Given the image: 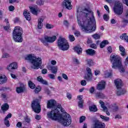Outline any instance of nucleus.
Here are the masks:
<instances>
[{
    "label": "nucleus",
    "mask_w": 128,
    "mask_h": 128,
    "mask_svg": "<svg viewBox=\"0 0 128 128\" xmlns=\"http://www.w3.org/2000/svg\"><path fill=\"white\" fill-rule=\"evenodd\" d=\"M8 8L10 12H14V6H10Z\"/></svg>",
    "instance_id": "47"
},
{
    "label": "nucleus",
    "mask_w": 128,
    "mask_h": 128,
    "mask_svg": "<svg viewBox=\"0 0 128 128\" xmlns=\"http://www.w3.org/2000/svg\"><path fill=\"white\" fill-rule=\"evenodd\" d=\"M120 50V54L122 56H126V49L124 46H122V45H120L119 46Z\"/></svg>",
    "instance_id": "25"
},
{
    "label": "nucleus",
    "mask_w": 128,
    "mask_h": 128,
    "mask_svg": "<svg viewBox=\"0 0 128 128\" xmlns=\"http://www.w3.org/2000/svg\"><path fill=\"white\" fill-rule=\"evenodd\" d=\"M96 98H104V95L102 92H97L96 94Z\"/></svg>",
    "instance_id": "32"
},
{
    "label": "nucleus",
    "mask_w": 128,
    "mask_h": 128,
    "mask_svg": "<svg viewBox=\"0 0 128 128\" xmlns=\"http://www.w3.org/2000/svg\"><path fill=\"white\" fill-rule=\"evenodd\" d=\"M86 54L89 56H94V54H96V50L91 48H89L86 50Z\"/></svg>",
    "instance_id": "24"
},
{
    "label": "nucleus",
    "mask_w": 128,
    "mask_h": 128,
    "mask_svg": "<svg viewBox=\"0 0 128 128\" xmlns=\"http://www.w3.org/2000/svg\"><path fill=\"white\" fill-rule=\"evenodd\" d=\"M25 60H30V62H31L33 66L32 68H34V70H38L42 62V60L40 58L38 57L36 58V56L32 54L28 55L25 57Z\"/></svg>",
    "instance_id": "4"
},
{
    "label": "nucleus",
    "mask_w": 128,
    "mask_h": 128,
    "mask_svg": "<svg viewBox=\"0 0 128 128\" xmlns=\"http://www.w3.org/2000/svg\"><path fill=\"white\" fill-rule=\"evenodd\" d=\"M16 92L18 94H22L24 92V88L20 86L16 88Z\"/></svg>",
    "instance_id": "33"
},
{
    "label": "nucleus",
    "mask_w": 128,
    "mask_h": 128,
    "mask_svg": "<svg viewBox=\"0 0 128 128\" xmlns=\"http://www.w3.org/2000/svg\"><path fill=\"white\" fill-rule=\"evenodd\" d=\"M23 14L27 20H31L30 13L28 10H25L24 11Z\"/></svg>",
    "instance_id": "20"
},
{
    "label": "nucleus",
    "mask_w": 128,
    "mask_h": 128,
    "mask_svg": "<svg viewBox=\"0 0 128 128\" xmlns=\"http://www.w3.org/2000/svg\"><path fill=\"white\" fill-rule=\"evenodd\" d=\"M41 42H42L44 46H48V44H52L56 40V36H45L44 38H41L40 40Z\"/></svg>",
    "instance_id": "9"
},
{
    "label": "nucleus",
    "mask_w": 128,
    "mask_h": 128,
    "mask_svg": "<svg viewBox=\"0 0 128 128\" xmlns=\"http://www.w3.org/2000/svg\"><path fill=\"white\" fill-rule=\"evenodd\" d=\"M100 118L104 122H108L110 120V118L104 116L102 115H100Z\"/></svg>",
    "instance_id": "34"
},
{
    "label": "nucleus",
    "mask_w": 128,
    "mask_h": 128,
    "mask_svg": "<svg viewBox=\"0 0 128 128\" xmlns=\"http://www.w3.org/2000/svg\"><path fill=\"white\" fill-rule=\"evenodd\" d=\"M8 82V78L6 76L0 75V84H4Z\"/></svg>",
    "instance_id": "22"
},
{
    "label": "nucleus",
    "mask_w": 128,
    "mask_h": 128,
    "mask_svg": "<svg viewBox=\"0 0 128 128\" xmlns=\"http://www.w3.org/2000/svg\"><path fill=\"white\" fill-rule=\"evenodd\" d=\"M46 18V17H42V18H40L38 19V30H42L44 25L42 24V22H44V20Z\"/></svg>",
    "instance_id": "19"
},
{
    "label": "nucleus",
    "mask_w": 128,
    "mask_h": 128,
    "mask_svg": "<svg viewBox=\"0 0 128 128\" xmlns=\"http://www.w3.org/2000/svg\"><path fill=\"white\" fill-rule=\"evenodd\" d=\"M88 66H92V60L90 59H88L86 60Z\"/></svg>",
    "instance_id": "48"
},
{
    "label": "nucleus",
    "mask_w": 128,
    "mask_h": 128,
    "mask_svg": "<svg viewBox=\"0 0 128 128\" xmlns=\"http://www.w3.org/2000/svg\"><path fill=\"white\" fill-rule=\"evenodd\" d=\"M89 110L90 112H96L98 111V108L96 105L90 106Z\"/></svg>",
    "instance_id": "28"
},
{
    "label": "nucleus",
    "mask_w": 128,
    "mask_h": 128,
    "mask_svg": "<svg viewBox=\"0 0 128 128\" xmlns=\"http://www.w3.org/2000/svg\"><path fill=\"white\" fill-rule=\"evenodd\" d=\"M62 6L67 10H72V0H64L62 2Z\"/></svg>",
    "instance_id": "12"
},
{
    "label": "nucleus",
    "mask_w": 128,
    "mask_h": 128,
    "mask_svg": "<svg viewBox=\"0 0 128 128\" xmlns=\"http://www.w3.org/2000/svg\"><path fill=\"white\" fill-rule=\"evenodd\" d=\"M8 56H10V55H8V53H5L2 56V58H8Z\"/></svg>",
    "instance_id": "60"
},
{
    "label": "nucleus",
    "mask_w": 128,
    "mask_h": 128,
    "mask_svg": "<svg viewBox=\"0 0 128 128\" xmlns=\"http://www.w3.org/2000/svg\"><path fill=\"white\" fill-rule=\"evenodd\" d=\"M103 18H104V20H106V22H108V20H110V16L105 14L103 16Z\"/></svg>",
    "instance_id": "40"
},
{
    "label": "nucleus",
    "mask_w": 128,
    "mask_h": 128,
    "mask_svg": "<svg viewBox=\"0 0 128 128\" xmlns=\"http://www.w3.org/2000/svg\"><path fill=\"white\" fill-rule=\"evenodd\" d=\"M28 86L30 88H32V90H34L36 88V84L32 82L31 80H29L28 82Z\"/></svg>",
    "instance_id": "30"
},
{
    "label": "nucleus",
    "mask_w": 128,
    "mask_h": 128,
    "mask_svg": "<svg viewBox=\"0 0 128 128\" xmlns=\"http://www.w3.org/2000/svg\"><path fill=\"white\" fill-rule=\"evenodd\" d=\"M4 122L6 126H7L8 128V126H10V120H8V119L4 118Z\"/></svg>",
    "instance_id": "39"
},
{
    "label": "nucleus",
    "mask_w": 128,
    "mask_h": 128,
    "mask_svg": "<svg viewBox=\"0 0 128 128\" xmlns=\"http://www.w3.org/2000/svg\"><path fill=\"white\" fill-rule=\"evenodd\" d=\"M10 108V106L6 103L4 104L1 108L3 112V114H6V110H8Z\"/></svg>",
    "instance_id": "23"
},
{
    "label": "nucleus",
    "mask_w": 128,
    "mask_h": 128,
    "mask_svg": "<svg viewBox=\"0 0 128 128\" xmlns=\"http://www.w3.org/2000/svg\"><path fill=\"white\" fill-rule=\"evenodd\" d=\"M62 76L63 78H64V80H68V76H66V74H62Z\"/></svg>",
    "instance_id": "50"
},
{
    "label": "nucleus",
    "mask_w": 128,
    "mask_h": 128,
    "mask_svg": "<svg viewBox=\"0 0 128 128\" xmlns=\"http://www.w3.org/2000/svg\"><path fill=\"white\" fill-rule=\"evenodd\" d=\"M114 12L115 14L120 16L124 12V6L120 2H116L114 7Z\"/></svg>",
    "instance_id": "8"
},
{
    "label": "nucleus",
    "mask_w": 128,
    "mask_h": 128,
    "mask_svg": "<svg viewBox=\"0 0 128 128\" xmlns=\"http://www.w3.org/2000/svg\"><path fill=\"white\" fill-rule=\"evenodd\" d=\"M46 28H49V29L52 28H54V26L50 24H48L46 25Z\"/></svg>",
    "instance_id": "46"
},
{
    "label": "nucleus",
    "mask_w": 128,
    "mask_h": 128,
    "mask_svg": "<svg viewBox=\"0 0 128 128\" xmlns=\"http://www.w3.org/2000/svg\"><path fill=\"white\" fill-rule=\"evenodd\" d=\"M42 74H48V70L44 68L42 70Z\"/></svg>",
    "instance_id": "53"
},
{
    "label": "nucleus",
    "mask_w": 128,
    "mask_h": 128,
    "mask_svg": "<svg viewBox=\"0 0 128 128\" xmlns=\"http://www.w3.org/2000/svg\"><path fill=\"white\" fill-rule=\"evenodd\" d=\"M64 26H66V28H68V26H70V23H68V20H65L64 21Z\"/></svg>",
    "instance_id": "43"
},
{
    "label": "nucleus",
    "mask_w": 128,
    "mask_h": 128,
    "mask_svg": "<svg viewBox=\"0 0 128 128\" xmlns=\"http://www.w3.org/2000/svg\"><path fill=\"white\" fill-rule=\"evenodd\" d=\"M90 47L92 48H94L96 50V48H97L98 46H96V44H92L90 45Z\"/></svg>",
    "instance_id": "44"
},
{
    "label": "nucleus",
    "mask_w": 128,
    "mask_h": 128,
    "mask_svg": "<svg viewBox=\"0 0 128 128\" xmlns=\"http://www.w3.org/2000/svg\"><path fill=\"white\" fill-rule=\"evenodd\" d=\"M90 92V94H92L94 92V87H91L89 90Z\"/></svg>",
    "instance_id": "57"
},
{
    "label": "nucleus",
    "mask_w": 128,
    "mask_h": 128,
    "mask_svg": "<svg viewBox=\"0 0 128 128\" xmlns=\"http://www.w3.org/2000/svg\"><path fill=\"white\" fill-rule=\"evenodd\" d=\"M126 17L128 18V9L126 10V14H125Z\"/></svg>",
    "instance_id": "64"
},
{
    "label": "nucleus",
    "mask_w": 128,
    "mask_h": 128,
    "mask_svg": "<svg viewBox=\"0 0 128 128\" xmlns=\"http://www.w3.org/2000/svg\"><path fill=\"white\" fill-rule=\"evenodd\" d=\"M106 124L100 122L98 120L95 121L94 123L93 124L92 128H105Z\"/></svg>",
    "instance_id": "13"
},
{
    "label": "nucleus",
    "mask_w": 128,
    "mask_h": 128,
    "mask_svg": "<svg viewBox=\"0 0 128 128\" xmlns=\"http://www.w3.org/2000/svg\"><path fill=\"white\" fill-rule=\"evenodd\" d=\"M37 80L39 82H40V84H45V86H48V82L44 80L42 76H38L37 78Z\"/></svg>",
    "instance_id": "21"
},
{
    "label": "nucleus",
    "mask_w": 128,
    "mask_h": 128,
    "mask_svg": "<svg viewBox=\"0 0 128 128\" xmlns=\"http://www.w3.org/2000/svg\"><path fill=\"white\" fill-rule=\"evenodd\" d=\"M24 122H26L28 126H30V118H28V116L24 117Z\"/></svg>",
    "instance_id": "31"
},
{
    "label": "nucleus",
    "mask_w": 128,
    "mask_h": 128,
    "mask_svg": "<svg viewBox=\"0 0 128 128\" xmlns=\"http://www.w3.org/2000/svg\"><path fill=\"white\" fill-rule=\"evenodd\" d=\"M47 68L48 70H51L52 74H56V72H58V66H52L50 65H48L47 66Z\"/></svg>",
    "instance_id": "16"
},
{
    "label": "nucleus",
    "mask_w": 128,
    "mask_h": 128,
    "mask_svg": "<svg viewBox=\"0 0 128 128\" xmlns=\"http://www.w3.org/2000/svg\"><path fill=\"white\" fill-rule=\"evenodd\" d=\"M47 108H54L51 112L47 113L48 118L52 120H58L63 126H68L72 124V117L68 114L62 115V112H64V110L62 108V105L56 104V101L54 100H50L48 101Z\"/></svg>",
    "instance_id": "2"
},
{
    "label": "nucleus",
    "mask_w": 128,
    "mask_h": 128,
    "mask_svg": "<svg viewBox=\"0 0 128 128\" xmlns=\"http://www.w3.org/2000/svg\"><path fill=\"white\" fill-rule=\"evenodd\" d=\"M92 37L94 38V40H100V35L98 34H96L92 36Z\"/></svg>",
    "instance_id": "36"
},
{
    "label": "nucleus",
    "mask_w": 128,
    "mask_h": 128,
    "mask_svg": "<svg viewBox=\"0 0 128 128\" xmlns=\"http://www.w3.org/2000/svg\"><path fill=\"white\" fill-rule=\"evenodd\" d=\"M31 106L34 112H36V114H40V112L42 108L40 107V102H38V100H33L31 104Z\"/></svg>",
    "instance_id": "10"
},
{
    "label": "nucleus",
    "mask_w": 128,
    "mask_h": 128,
    "mask_svg": "<svg viewBox=\"0 0 128 128\" xmlns=\"http://www.w3.org/2000/svg\"><path fill=\"white\" fill-rule=\"evenodd\" d=\"M74 34H75L76 36H80V31H76L74 32Z\"/></svg>",
    "instance_id": "49"
},
{
    "label": "nucleus",
    "mask_w": 128,
    "mask_h": 128,
    "mask_svg": "<svg viewBox=\"0 0 128 128\" xmlns=\"http://www.w3.org/2000/svg\"><path fill=\"white\" fill-rule=\"evenodd\" d=\"M99 102L100 104H101V108H103V111L106 112V114H107V116H110V112L108 111V108L104 106V102L102 100H100Z\"/></svg>",
    "instance_id": "18"
},
{
    "label": "nucleus",
    "mask_w": 128,
    "mask_h": 128,
    "mask_svg": "<svg viewBox=\"0 0 128 128\" xmlns=\"http://www.w3.org/2000/svg\"><path fill=\"white\" fill-rule=\"evenodd\" d=\"M78 106L80 108H82L84 106V101H79L78 102Z\"/></svg>",
    "instance_id": "41"
},
{
    "label": "nucleus",
    "mask_w": 128,
    "mask_h": 128,
    "mask_svg": "<svg viewBox=\"0 0 128 128\" xmlns=\"http://www.w3.org/2000/svg\"><path fill=\"white\" fill-rule=\"evenodd\" d=\"M110 60L112 64V68L120 70V72H124V68L122 63V58L118 55H111Z\"/></svg>",
    "instance_id": "3"
},
{
    "label": "nucleus",
    "mask_w": 128,
    "mask_h": 128,
    "mask_svg": "<svg viewBox=\"0 0 128 128\" xmlns=\"http://www.w3.org/2000/svg\"><path fill=\"white\" fill-rule=\"evenodd\" d=\"M108 50L109 54H112V46H108Z\"/></svg>",
    "instance_id": "52"
},
{
    "label": "nucleus",
    "mask_w": 128,
    "mask_h": 128,
    "mask_svg": "<svg viewBox=\"0 0 128 128\" xmlns=\"http://www.w3.org/2000/svg\"><path fill=\"white\" fill-rule=\"evenodd\" d=\"M106 44H108V40H104L100 44V48H104Z\"/></svg>",
    "instance_id": "26"
},
{
    "label": "nucleus",
    "mask_w": 128,
    "mask_h": 128,
    "mask_svg": "<svg viewBox=\"0 0 128 128\" xmlns=\"http://www.w3.org/2000/svg\"><path fill=\"white\" fill-rule=\"evenodd\" d=\"M16 126L17 128H22V122H18Z\"/></svg>",
    "instance_id": "55"
},
{
    "label": "nucleus",
    "mask_w": 128,
    "mask_h": 128,
    "mask_svg": "<svg viewBox=\"0 0 128 128\" xmlns=\"http://www.w3.org/2000/svg\"><path fill=\"white\" fill-rule=\"evenodd\" d=\"M86 70L88 74L85 76L84 78L88 82L92 80V70L90 68H86Z\"/></svg>",
    "instance_id": "14"
},
{
    "label": "nucleus",
    "mask_w": 128,
    "mask_h": 128,
    "mask_svg": "<svg viewBox=\"0 0 128 128\" xmlns=\"http://www.w3.org/2000/svg\"><path fill=\"white\" fill-rule=\"evenodd\" d=\"M86 120V116H82L80 118V124H82V122H84V120Z\"/></svg>",
    "instance_id": "42"
},
{
    "label": "nucleus",
    "mask_w": 128,
    "mask_h": 128,
    "mask_svg": "<svg viewBox=\"0 0 128 128\" xmlns=\"http://www.w3.org/2000/svg\"><path fill=\"white\" fill-rule=\"evenodd\" d=\"M114 82L117 88V96H122V94H124L126 92V90L122 88V80L120 78L115 80H114Z\"/></svg>",
    "instance_id": "7"
},
{
    "label": "nucleus",
    "mask_w": 128,
    "mask_h": 128,
    "mask_svg": "<svg viewBox=\"0 0 128 128\" xmlns=\"http://www.w3.org/2000/svg\"><path fill=\"white\" fill-rule=\"evenodd\" d=\"M48 76L50 78H51L52 80H54V78H56V76H54V74H49Z\"/></svg>",
    "instance_id": "45"
},
{
    "label": "nucleus",
    "mask_w": 128,
    "mask_h": 128,
    "mask_svg": "<svg viewBox=\"0 0 128 128\" xmlns=\"http://www.w3.org/2000/svg\"><path fill=\"white\" fill-rule=\"evenodd\" d=\"M74 50L78 54H80L82 52V48L80 47L76 46L74 48Z\"/></svg>",
    "instance_id": "29"
},
{
    "label": "nucleus",
    "mask_w": 128,
    "mask_h": 128,
    "mask_svg": "<svg viewBox=\"0 0 128 128\" xmlns=\"http://www.w3.org/2000/svg\"><path fill=\"white\" fill-rule=\"evenodd\" d=\"M12 118V114L10 113L5 117V119L8 120V118Z\"/></svg>",
    "instance_id": "59"
},
{
    "label": "nucleus",
    "mask_w": 128,
    "mask_h": 128,
    "mask_svg": "<svg viewBox=\"0 0 128 128\" xmlns=\"http://www.w3.org/2000/svg\"><path fill=\"white\" fill-rule=\"evenodd\" d=\"M106 88V82L102 81L99 82L97 86V90H102Z\"/></svg>",
    "instance_id": "17"
},
{
    "label": "nucleus",
    "mask_w": 128,
    "mask_h": 128,
    "mask_svg": "<svg viewBox=\"0 0 128 128\" xmlns=\"http://www.w3.org/2000/svg\"><path fill=\"white\" fill-rule=\"evenodd\" d=\"M29 8L32 14H34L35 16H38V14L40 12V9H39L38 7V6L36 5L30 6Z\"/></svg>",
    "instance_id": "11"
},
{
    "label": "nucleus",
    "mask_w": 128,
    "mask_h": 128,
    "mask_svg": "<svg viewBox=\"0 0 128 128\" xmlns=\"http://www.w3.org/2000/svg\"><path fill=\"white\" fill-rule=\"evenodd\" d=\"M68 38L71 42H74V40H76V38L74 35L70 34L68 36Z\"/></svg>",
    "instance_id": "37"
},
{
    "label": "nucleus",
    "mask_w": 128,
    "mask_h": 128,
    "mask_svg": "<svg viewBox=\"0 0 128 128\" xmlns=\"http://www.w3.org/2000/svg\"><path fill=\"white\" fill-rule=\"evenodd\" d=\"M36 4L38 6H42L44 4V0H37L36 2Z\"/></svg>",
    "instance_id": "35"
},
{
    "label": "nucleus",
    "mask_w": 128,
    "mask_h": 128,
    "mask_svg": "<svg viewBox=\"0 0 128 128\" xmlns=\"http://www.w3.org/2000/svg\"><path fill=\"white\" fill-rule=\"evenodd\" d=\"M120 38L121 40H124L126 42H128V36L126 33H124L122 35L120 36Z\"/></svg>",
    "instance_id": "27"
},
{
    "label": "nucleus",
    "mask_w": 128,
    "mask_h": 128,
    "mask_svg": "<svg viewBox=\"0 0 128 128\" xmlns=\"http://www.w3.org/2000/svg\"><path fill=\"white\" fill-rule=\"evenodd\" d=\"M36 120H40V116L36 115L35 116Z\"/></svg>",
    "instance_id": "62"
},
{
    "label": "nucleus",
    "mask_w": 128,
    "mask_h": 128,
    "mask_svg": "<svg viewBox=\"0 0 128 128\" xmlns=\"http://www.w3.org/2000/svg\"><path fill=\"white\" fill-rule=\"evenodd\" d=\"M78 98L80 100L79 102H84V100H82V96H78Z\"/></svg>",
    "instance_id": "58"
},
{
    "label": "nucleus",
    "mask_w": 128,
    "mask_h": 128,
    "mask_svg": "<svg viewBox=\"0 0 128 128\" xmlns=\"http://www.w3.org/2000/svg\"><path fill=\"white\" fill-rule=\"evenodd\" d=\"M22 28L20 26H16L13 32V40L16 42H22Z\"/></svg>",
    "instance_id": "5"
},
{
    "label": "nucleus",
    "mask_w": 128,
    "mask_h": 128,
    "mask_svg": "<svg viewBox=\"0 0 128 128\" xmlns=\"http://www.w3.org/2000/svg\"><path fill=\"white\" fill-rule=\"evenodd\" d=\"M58 46L61 50H68L70 48V44L65 38L60 37L58 40Z\"/></svg>",
    "instance_id": "6"
},
{
    "label": "nucleus",
    "mask_w": 128,
    "mask_h": 128,
    "mask_svg": "<svg viewBox=\"0 0 128 128\" xmlns=\"http://www.w3.org/2000/svg\"><path fill=\"white\" fill-rule=\"evenodd\" d=\"M42 90V87L40 86H38L34 90V92L36 94H38Z\"/></svg>",
    "instance_id": "38"
},
{
    "label": "nucleus",
    "mask_w": 128,
    "mask_h": 128,
    "mask_svg": "<svg viewBox=\"0 0 128 128\" xmlns=\"http://www.w3.org/2000/svg\"><path fill=\"white\" fill-rule=\"evenodd\" d=\"M81 85L84 86L86 84V81L85 80H82L80 82Z\"/></svg>",
    "instance_id": "51"
},
{
    "label": "nucleus",
    "mask_w": 128,
    "mask_h": 128,
    "mask_svg": "<svg viewBox=\"0 0 128 128\" xmlns=\"http://www.w3.org/2000/svg\"><path fill=\"white\" fill-rule=\"evenodd\" d=\"M4 28L6 30H8L10 28V24H7L6 26L4 27Z\"/></svg>",
    "instance_id": "63"
},
{
    "label": "nucleus",
    "mask_w": 128,
    "mask_h": 128,
    "mask_svg": "<svg viewBox=\"0 0 128 128\" xmlns=\"http://www.w3.org/2000/svg\"><path fill=\"white\" fill-rule=\"evenodd\" d=\"M8 88L6 87H2V88L0 89V92H6Z\"/></svg>",
    "instance_id": "61"
},
{
    "label": "nucleus",
    "mask_w": 128,
    "mask_h": 128,
    "mask_svg": "<svg viewBox=\"0 0 128 128\" xmlns=\"http://www.w3.org/2000/svg\"><path fill=\"white\" fill-rule=\"evenodd\" d=\"M73 62H75L76 64H80V62H78V60L76 58H73Z\"/></svg>",
    "instance_id": "56"
},
{
    "label": "nucleus",
    "mask_w": 128,
    "mask_h": 128,
    "mask_svg": "<svg viewBox=\"0 0 128 128\" xmlns=\"http://www.w3.org/2000/svg\"><path fill=\"white\" fill-rule=\"evenodd\" d=\"M72 94L68 92L66 94V97L68 98V100H72Z\"/></svg>",
    "instance_id": "54"
},
{
    "label": "nucleus",
    "mask_w": 128,
    "mask_h": 128,
    "mask_svg": "<svg viewBox=\"0 0 128 128\" xmlns=\"http://www.w3.org/2000/svg\"><path fill=\"white\" fill-rule=\"evenodd\" d=\"M77 20L78 26L86 34L96 31V23L94 12L84 8L77 10Z\"/></svg>",
    "instance_id": "1"
},
{
    "label": "nucleus",
    "mask_w": 128,
    "mask_h": 128,
    "mask_svg": "<svg viewBox=\"0 0 128 128\" xmlns=\"http://www.w3.org/2000/svg\"><path fill=\"white\" fill-rule=\"evenodd\" d=\"M18 63L16 62H14L9 64V66H8L7 68L8 70L11 72V70H18Z\"/></svg>",
    "instance_id": "15"
}]
</instances>
